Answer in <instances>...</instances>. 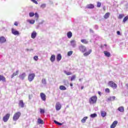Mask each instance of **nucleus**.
<instances>
[{
    "label": "nucleus",
    "mask_w": 128,
    "mask_h": 128,
    "mask_svg": "<svg viewBox=\"0 0 128 128\" xmlns=\"http://www.w3.org/2000/svg\"><path fill=\"white\" fill-rule=\"evenodd\" d=\"M34 59L35 60H38V56H34Z\"/></svg>",
    "instance_id": "49530a36"
},
{
    "label": "nucleus",
    "mask_w": 128,
    "mask_h": 128,
    "mask_svg": "<svg viewBox=\"0 0 128 128\" xmlns=\"http://www.w3.org/2000/svg\"><path fill=\"white\" fill-rule=\"evenodd\" d=\"M50 61L52 62H54L56 60V56L54 55H52L51 57H50Z\"/></svg>",
    "instance_id": "aec40b11"
},
{
    "label": "nucleus",
    "mask_w": 128,
    "mask_h": 128,
    "mask_svg": "<svg viewBox=\"0 0 128 128\" xmlns=\"http://www.w3.org/2000/svg\"><path fill=\"white\" fill-rule=\"evenodd\" d=\"M90 116V118H96V116H98V114L96 113H94L93 114H91Z\"/></svg>",
    "instance_id": "2f4dec72"
},
{
    "label": "nucleus",
    "mask_w": 128,
    "mask_h": 128,
    "mask_svg": "<svg viewBox=\"0 0 128 128\" xmlns=\"http://www.w3.org/2000/svg\"><path fill=\"white\" fill-rule=\"evenodd\" d=\"M72 54H74V52L72 51H70L68 52V56H72Z\"/></svg>",
    "instance_id": "72a5a7b5"
},
{
    "label": "nucleus",
    "mask_w": 128,
    "mask_h": 128,
    "mask_svg": "<svg viewBox=\"0 0 128 128\" xmlns=\"http://www.w3.org/2000/svg\"><path fill=\"white\" fill-rule=\"evenodd\" d=\"M26 74L25 72H24L22 74H20L19 75V78H20V80H24V78H26Z\"/></svg>",
    "instance_id": "9d476101"
},
{
    "label": "nucleus",
    "mask_w": 128,
    "mask_h": 128,
    "mask_svg": "<svg viewBox=\"0 0 128 128\" xmlns=\"http://www.w3.org/2000/svg\"><path fill=\"white\" fill-rule=\"evenodd\" d=\"M92 49L90 50L88 52H86L84 54V56H88L89 54H90V53L92 52Z\"/></svg>",
    "instance_id": "dca6fc26"
},
{
    "label": "nucleus",
    "mask_w": 128,
    "mask_h": 128,
    "mask_svg": "<svg viewBox=\"0 0 128 128\" xmlns=\"http://www.w3.org/2000/svg\"><path fill=\"white\" fill-rule=\"evenodd\" d=\"M40 96L41 98V100H42L43 102H46V94H44V93H40Z\"/></svg>",
    "instance_id": "1a4fd4ad"
},
{
    "label": "nucleus",
    "mask_w": 128,
    "mask_h": 128,
    "mask_svg": "<svg viewBox=\"0 0 128 128\" xmlns=\"http://www.w3.org/2000/svg\"><path fill=\"white\" fill-rule=\"evenodd\" d=\"M70 44L72 48H76V41L74 40H71L70 42Z\"/></svg>",
    "instance_id": "0eeeda50"
},
{
    "label": "nucleus",
    "mask_w": 128,
    "mask_h": 128,
    "mask_svg": "<svg viewBox=\"0 0 128 128\" xmlns=\"http://www.w3.org/2000/svg\"><path fill=\"white\" fill-rule=\"evenodd\" d=\"M105 92H110V88H106L105 90Z\"/></svg>",
    "instance_id": "de8ad7c7"
},
{
    "label": "nucleus",
    "mask_w": 128,
    "mask_h": 128,
    "mask_svg": "<svg viewBox=\"0 0 128 128\" xmlns=\"http://www.w3.org/2000/svg\"><path fill=\"white\" fill-rule=\"evenodd\" d=\"M66 82V80H64V82Z\"/></svg>",
    "instance_id": "680f3d73"
},
{
    "label": "nucleus",
    "mask_w": 128,
    "mask_h": 128,
    "mask_svg": "<svg viewBox=\"0 0 128 128\" xmlns=\"http://www.w3.org/2000/svg\"><path fill=\"white\" fill-rule=\"evenodd\" d=\"M46 6V4H41L40 7L41 8H44Z\"/></svg>",
    "instance_id": "c9c22d12"
},
{
    "label": "nucleus",
    "mask_w": 128,
    "mask_h": 128,
    "mask_svg": "<svg viewBox=\"0 0 128 128\" xmlns=\"http://www.w3.org/2000/svg\"><path fill=\"white\" fill-rule=\"evenodd\" d=\"M79 80H80V82H81L82 81V79H80Z\"/></svg>",
    "instance_id": "bf43d9fd"
},
{
    "label": "nucleus",
    "mask_w": 128,
    "mask_h": 128,
    "mask_svg": "<svg viewBox=\"0 0 128 128\" xmlns=\"http://www.w3.org/2000/svg\"><path fill=\"white\" fill-rule=\"evenodd\" d=\"M81 42L83 43V44H88V40H82Z\"/></svg>",
    "instance_id": "473e14b6"
},
{
    "label": "nucleus",
    "mask_w": 128,
    "mask_h": 128,
    "mask_svg": "<svg viewBox=\"0 0 128 128\" xmlns=\"http://www.w3.org/2000/svg\"><path fill=\"white\" fill-rule=\"evenodd\" d=\"M108 86L113 88H118V85L112 81H110L108 82Z\"/></svg>",
    "instance_id": "20e7f679"
},
{
    "label": "nucleus",
    "mask_w": 128,
    "mask_h": 128,
    "mask_svg": "<svg viewBox=\"0 0 128 128\" xmlns=\"http://www.w3.org/2000/svg\"><path fill=\"white\" fill-rule=\"evenodd\" d=\"M124 18V14H120L118 16V18L122 19Z\"/></svg>",
    "instance_id": "79ce46f5"
},
{
    "label": "nucleus",
    "mask_w": 128,
    "mask_h": 128,
    "mask_svg": "<svg viewBox=\"0 0 128 128\" xmlns=\"http://www.w3.org/2000/svg\"><path fill=\"white\" fill-rule=\"evenodd\" d=\"M34 16V13L33 12H31L29 13V16H30V18H32V16Z\"/></svg>",
    "instance_id": "e433bc0d"
},
{
    "label": "nucleus",
    "mask_w": 128,
    "mask_h": 128,
    "mask_svg": "<svg viewBox=\"0 0 128 128\" xmlns=\"http://www.w3.org/2000/svg\"><path fill=\"white\" fill-rule=\"evenodd\" d=\"M117 34H118V36H120V31H117Z\"/></svg>",
    "instance_id": "3c124183"
},
{
    "label": "nucleus",
    "mask_w": 128,
    "mask_h": 128,
    "mask_svg": "<svg viewBox=\"0 0 128 128\" xmlns=\"http://www.w3.org/2000/svg\"><path fill=\"white\" fill-rule=\"evenodd\" d=\"M40 114H44V110L40 109Z\"/></svg>",
    "instance_id": "a18cd8bd"
},
{
    "label": "nucleus",
    "mask_w": 128,
    "mask_h": 128,
    "mask_svg": "<svg viewBox=\"0 0 128 128\" xmlns=\"http://www.w3.org/2000/svg\"><path fill=\"white\" fill-rule=\"evenodd\" d=\"M10 114H6L5 116H4L2 118V120L4 122H6L10 119Z\"/></svg>",
    "instance_id": "39448f33"
},
{
    "label": "nucleus",
    "mask_w": 128,
    "mask_h": 128,
    "mask_svg": "<svg viewBox=\"0 0 128 128\" xmlns=\"http://www.w3.org/2000/svg\"><path fill=\"white\" fill-rule=\"evenodd\" d=\"M81 90H84V86L81 87Z\"/></svg>",
    "instance_id": "13d9d810"
},
{
    "label": "nucleus",
    "mask_w": 128,
    "mask_h": 128,
    "mask_svg": "<svg viewBox=\"0 0 128 128\" xmlns=\"http://www.w3.org/2000/svg\"><path fill=\"white\" fill-rule=\"evenodd\" d=\"M96 6L97 8H100V6H102V3H100V2H98Z\"/></svg>",
    "instance_id": "a19ab883"
},
{
    "label": "nucleus",
    "mask_w": 128,
    "mask_h": 128,
    "mask_svg": "<svg viewBox=\"0 0 128 128\" xmlns=\"http://www.w3.org/2000/svg\"><path fill=\"white\" fill-rule=\"evenodd\" d=\"M42 24V23H40L39 24Z\"/></svg>",
    "instance_id": "052dcab7"
},
{
    "label": "nucleus",
    "mask_w": 128,
    "mask_h": 128,
    "mask_svg": "<svg viewBox=\"0 0 128 128\" xmlns=\"http://www.w3.org/2000/svg\"><path fill=\"white\" fill-rule=\"evenodd\" d=\"M98 100V97L96 96H93L90 98L89 102L92 104H96Z\"/></svg>",
    "instance_id": "f257e3e1"
},
{
    "label": "nucleus",
    "mask_w": 128,
    "mask_h": 128,
    "mask_svg": "<svg viewBox=\"0 0 128 128\" xmlns=\"http://www.w3.org/2000/svg\"><path fill=\"white\" fill-rule=\"evenodd\" d=\"M73 86L72 84L70 83V86Z\"/></svg>",
    "instance_id": "4d7b16f0"
},
{
    "label": "nucleus",
    "mask_w": 128,
    "mask_h": 128,
    "mask_svg": "<svg viewBox=\"0 0 128 128\" xmlns=\"http://www.w3.org/2000/svg\"><path fill=\"white\" fill-rule=\"evenodd\" d=\"M104 54L107 58H110V52L108 51H104Z\"/></svg>",
    "instance_id": "2eb2a0df"
},
{
    "label": "nucleus",
    "mask_w": 128,
    "mask_h": 128,
    "mask_svg": "<svg viewBox=\"0 0 128 128\" xmlns=\"http://www.w3.org/2000/svg\"><path fill=\"white\" fill-rule=\"evenodd\" d=\"M56 108L57 110H60L62 108V105L60 102H58L56 103Z\"/></svg>",
    "instance_id": "9b49d317"
},
{
    "label": "nucleus",
    "mask_w": 128,
    "mask_h": 128,
    "mask_svg": "<svg viewBox=\"0 0 128 128\" xmlns=\"http://www.w3.org/2000/svg\"><path fill=\"white\" fill-rule=\"evenodd\" d=\"M18 70H17L15 72L13 73V74L12 75L11 78H12L14 76H18Z\"/></svg>",
    "instance_id": "393cba45"
},
{
    "label": "nucleus",
    "mask_w": 128,
    "mask_h": 128,
    "mask_svg": "<svg viewBox=\"0 0 128 128\" xmlns=\"http://www.w3.org/2000/svg\"><path fill=\"white\" fill-rule=\"evenodd\" d=\"M36 31H34L31 34V38H36Z\"/></svg>",
    "instance_id": "ddd939ff"
},
{
    "label": "nucleus",
    "mask_w": 128,
    "mask_h": 128,
    "mask_svg": "<svg viewBox=\"0 0 128 128\" xmlns=\"http://www.w3.org/2000/svg\"><path fill=\"white\" fill-rule=\"evenodd\" d=\"M86 7L88 8H94V6L92 4H88Z\"/></svg>",
    "instance_id": "c85d7f7f"
},
{
    "label": "nucleus",
    "mask_w": 128,
    "mask_h": 128,
    "mask_svg": "<svg viewBox=\"0 0 128 128\" xmlns=\"http://www.w3.org/2000/svg\"><path fill=\"white\" fill-rule=\"evenodd\" d=\"M54 124H58H58L60 123V122H58L56 120H54Z\"/></svg>",
    "instance_id": "8fccbe9b"
},
{
    "label": "nucleus",
    "mask_w": 128,
    "mask_h": 128,
    "mask_svg": "<svg viewBox=\"0 0 128 128\" xmlns=\"http://www.w3.org/2000/svg\"><path fill=\"white\" fill-rule=\"evenodd\" d=\"M76 75H73L72 78H71V82H72V80H76Z\"/></svg>",
    "instance_id": "58836bf2"
},
{
    "label": "nucleus",
    "mask_w": 128,
    "mask_h": 128,
    "mask_svg": "<svg viewBox=\"0 0 128 128\" xmlns=\"http://www.w3.org/2000/svg\"><path fill=\"white\" fill-rule=\"evenodd\" d=\"M90 32H92V33L94 32V30H92V29L90 30Z\"/></svg>",
    "instance_id": "864d4df0"
},
{
    "label": "nucleus",
    "mask_w": 128,
    "mask_h": 128,
    "mask_svg": "<svg viewBox=\"0 0 128 128\" xmlns=\"http://www.w3.org/2000/svg\"><path fill=\"white\" fill-rule=\"evenodd\" d=\"M12 33L14 36H20V32L16 30V29L12 28Z\"/></svg>",
    "instance_id": "6e6552de"
},
{
    "label": "nucleus",
    "mask_w": 128,
    "mask_h": 128,
    "mask_svg": "<svg viewBox=\"0 0 128 128\" xmlns=\"http://www.w3.org/2000/svg\"><path fill=\"white\" fill-rule=\"evenodd\" d=\"M32 50H34L32 49H28V48H27L26 49V52H32Z\"/></svg>",
    "instance_id": "09e8293b"
},
{
    "label": "nucleus",
    "mask_w": 128,
    "mask_h": 128,
    "mask_svg": "<svg viewBox=\"0 0 128 128\" xmlns=\"http://www.w3.org/2000/svg\"><path fill=\"white\" fill-rule=\"evenodd\" d=\"M98 94L100 96H102V92H98Z\"/></svg>",
    "instance_id": "5fc2aeb1"
},
{
    "label": "nucleus",
    "mask_w": 128,
    "mask_h": 128,
    "mask_svg": "<svg viewBox=\"0 0 128 128\" xmlns=\"http://www.w3.org/2000/svg\"><path fill=\"white\" fill-rule=\"evenodd\" d=\"M34 16H35V18H38V14L37 13V12H36L35 14H34Z\"/></svg>",
    "instance_id": "c03bdc74"
},
{
    "label": "nucleus",
    "mask_w": 128,
    "mask_h": 128,
    "mask_svg": "<svg viewBox=\"0 0 128 128\" xmlns=\"http://www.w3.org/2000/svg\"><path fill=\"white\" fill-rule=\"evenodd\" d=\"M67 36L68 38H70L72 36V33L71 32H69L67 33Z\"/></svg>",
    "instance_id": "a878e982"
},
{
    "label": "nucleus",
    "mask_w": 128,
    "mask_h": 128,
    "mask_svg": "<svg viewBox=\"0 0 128 128\" xmlns=\"http://www.w3.org/2000/svg\"><path fill=\"white\" fill-rule=\"evenodd\" d=\"M64 74H66L67 76H70L72 74V72H68L67 71H64Z\"/></svg>",
    "instance_id": "f704fd0d"
},
{
    "label": "nucleus",
    "mask_w": 128,
    "mask_h": 128,
    "mask_svg": "<svg viewBox=\"0 0 128 128\" xmlns=\"http://www.w3.org/2000/svg\"><path fill=\"white\" fill-rule=\"evenodd\" d=\"M31 2H34V4H38V2H36V0H31Z\"/></svg>",
    "instance_id": "37998d69"
},
{
    "label": "nucleus",
    "mask_w": 128,
    "mask_h": 128,
    "mask_svg": "<svg viewBox=\"0 0 128 128\" xmlns=\"http://www.w3.org/2000/svg\"><path fill=\"white\" fill-rule=\"evenodd\" d=\"M88 120V116H85L84 117L82 120H81V122L82 124H84L86 122V121Z\"/></svg>",
    "instance_id": "7c9ffc66"
},
{
    "label": "nucleus",
    "mask_w": 128,
    "mask_h": 128,
    "mask_svg": "<svg viewBox=\"0 0 128 128\" xmlns=\"http://www.w3.org/2000/svg\"><path fill=\"white\" fill-rule=\"evenodd\" d=\"M19 106H20V108H24V101H22V100L20 101Z\"/></svg>",
    "instance_id": "f3484780"
},
{
    "label": "nucleus",
    "mask_w": 128,
    "mask_h": 128,
    "mask_svg": "<svg viewBox=\"0 0 128 128\" xmlns=\"http://www.w3.org/2000/svg\"><path fill=\"white\" fill-rule=\"evenodd\" d=\"M62 60V54H58L56 56L57 62H60Z\"/></svg>",
    "instance_id": "4be33fe9"
},
{
    "label": "nucleus",
    "mask_w": 128,
    "mask_h": 128,
    "mask_svg": "<svg viewBox=\"0 0 128 128\" xmlns=\"http://www.w3.org/2000/svg\"><path fill=\"white\" fill-rule=\"evenodd\" d=\"M27 22H29L30 24H34V22H36V20H28Z\"/></svg>",
    "instance_id": "b1692460"
},
{
    "label": "nucleus",
    "mask_w": 128,
    "mask_h": 128,
    "mask_svg": "<svg viewBox=\"0 0 128 128\" xmlns=\"http://www.w3.org/2000/svg\"><path fill=\"white\" fill-rule=\"evenodd\" d=\"M42 84H46V80L44 78H43L42 81Z\"/></svg>",
    "instance_id": "4c0bfd02"
},
{
    "label": "nucleus",
    "mask_w": 128,
    "mask_h": 128,
    "mask_svg": "<svg viewBox=\"0 0 128 128\" xmlns=\"http://www.w3.org/2000/svg\"><path fill=\"white\" fill-rule=\"evenodd\" d=\"M78 48L80 52H82L84 53L85 52H86V48L84 46L82 45L79 46Z\"/></svg>",
    "instance_id": "423d86ee"
},
{
    "label": "nucleus",
    "mask_w": 128,
    "mask_h": 128,
    "mask_svg": "<svg viewBox=\"0 0 128 128\" xmlns=\"http://www.w3.org/2000/svg\"><path fill=\"white\" fill-rule=\"evenodd\" d=\"M110 12H107L104 15V18L106 19L108 18H110Z\"/></svg>",
    "instance_id": "bb28decb"
},
{
    "label": "nucleus",
    "mask_w": 128,
    "mask_h": 128,
    "mask_svg": "<svg viewBox=\"0 0 128 128\" xmlns=\"http://www.w3.org/2000/svg\"><path fill=\"white\" fill-rule=\"evenodd\" d=\"M118 110L120 112H124V106H122L119 107Z\"/></svg>",
    "instance_id": "6ab92c4d"
},
{
    "label": "nucleus",
    "mask_w": 128,
    "mask_h": 128,
    "mask_svg": "<svg viewBox=\"0 0 128 128\" xmlns=\"http://www.w3.org/2000/svg\"><path fill=\"white\" fill-rule=\"evenodd\" d=\"M20 112H16L14 116H13V120H14L16 122V120H18V118H20Z\"/></svg>",
    "instance_id": "f03ea898"
},
{
    "label": "nucleus",
    "mask_w": 128,
    "mask_h": 128,
    "mask_svg": "<svg viewBox=\"0 0 128 128\" xmlns=\"http://www.w3.org/2000/svg\"><path fill=\"white\" fill-rule=\"evenodd\" d=\"M118 124V121H114L112 124L110 126V128H114Z\"/></svg>",
    "instance_id": "4468645a"
},
{
    "label": "nucleus",
    "mask_w": 128,
    "mask_h": 128,
    "mask_svg": "<svg viewBox=\"0 0 128 128\" xmlns=\"http://www.w3.org/2000/svg\"><path fill=\"white\" fill-rule=\"evenodd\" d=\"M100 114L102 118H104V116H106V111H101Z\"/></svg>",
    "instance_id": "5701e85b"
},
{
    "label": "nucleus",
    "mask_w": 128,
    "mask_h": 128,
    "mask_svg": "<svg viewBox=\"0 0 128 128\" xmlns=\"http://www.w3.org/2000/svg\"><path fill=\"white\" fill-rule=\"evenodd\" d=\"M114 100H116V96H114L110 97L108 98V100H111L112 102Z\"/></svg>",
    "instance_id": "c756f323"
},
{
    "label": "nucleus",
    "mask_w": 128,
    "mask_h": 128,
    "mask_svg": "<svg viewBox=\"0 0 128 128\" xmlns=\"http://www.w3.org/2000/svg\"><path fill=\"white\" fill-rule=\"evenodd\" d=\"M34 76H36V74L34 73L29 74L28 76V80L29 82H32L33 80H34Z\"/></svg>",
    "instance_id": "7ed1b4c3"
},
{
    "label": "nucleus",
    "mask_w": 128,
    "mask_h": 128,
    "mask_svg": "<svg viewBox=\"0 0 128 128\" xmlns=\"http://www.w3.org/2000/svg\"><path fill=\"white\" fill-rule=\"evenodd\" d=\"M60 90H66V88L64 86H60Z\"/></svg>",
    "instance_id": "cd10ccee"
},
{
    "label": "nucleus",
    "mask_w": 128,
    "mask_h": 128,
    "mask_svg": "<svg viewBox=\"0 0 128 128\" xmlns=\"http://www.w3.org/2000/svg\"><path fill=\"white\" fill-rule=\"evenodd\" d=\"M38 124H44V120H42L40 118H39L38 120Z\"/></svg>",
    "instance_id": "412c9836"
},
{
    "label": "nucleus",
    "mask_w": 128,
    "mask_h": 128,
    "mask_svg": "<svg viewBox=\"0 0 128 128\" xmlns=\"http://www.w3.org/2000/svg\"><path fill=\"white\" fill-rule=\"evenodd\" d=\"M128 20V16H126V17H124V18L123 20V22H124H124H126Z\"/></svg>",
    "instance_id": "ea45409f"
},
{
    "label": "nucleus",
    "mask_w": 128,
    "mask_h": 128,
    "mask_svg": "<svg viewBox=\"0 0 128 128\" xmlns=\"http://www.w3.org/2000/svg\"><path fill=\"white\" fill-rule=\"evenodd\" d=\"M2 80L4 82H6V78L4 76H3L0 75V82Z\"/></svg>",
    "instance_id": "a211bd4d"
},
{
    "label": "nucleus",
    "mask_w": 128,
    "mask_h": 128,
    "mask_svg": "<svg viewBox=\"0 0 128 128\" xmlns=\"http://www.w3.org/2000/svg\"><path fill=\"white\" fill-rule=\"evenodd\" d=\"M62 124L59 122L58 126H62Z\"/></svg>",
    "instance_id": "6e6d98bb"
},
{
    "label": "nucleus",
    "mask_w": 128,
    "mask_h": 128,
    "mask_svg": "<svg viewBox=\"0 0 128 128\" xmlns=\"http://www.w3.org/2000/svg\"><path fill=\"white\" fill-rule=\"evenodd\" d=\"M6 42V39L4 36H0V44H4Z\"/></svg>",
    "instance_id": "f8f14e48"
},
{
    "label": "nucleus",
    "mask_w": 128,
    "mask_h": 128,
    "mask_svg": "<svg viewBox=\"0 0 128 128\" xmlns=\"http://www.w3.org/2000/svg\"><path fill=\"white\" fill-rule=\"evenodd\" d=\"M104 46H106V44H104Z\"/></svg>",
    "instance_id": "e2e57ef3"
},
{
    "label": "nucleus",
    "mask_w": 128,
    "mask_h": 128,
    "mask_svg": "<svg viewBox=\"0 0 128 128\" xmlns=\"http://www.w3.org/2000/svg\"><path fill=\"white\" fill-rule=\"evenodd\" d=\"M14 24V26H18V24L16 22H15Z\"/></svg>",
    "instance_id": "603ef678"
}]
</instances>
